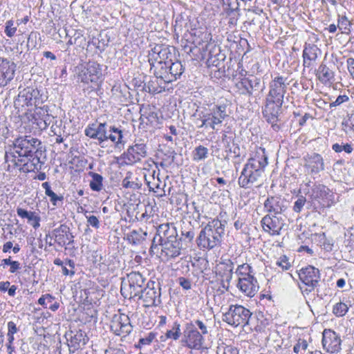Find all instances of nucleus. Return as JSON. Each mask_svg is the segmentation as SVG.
Listing matches in <instances>:
<instances>
[{
  "mask_svg": "<svg viewBox=\"0 0 354 354\" xmlns=\"http://www.w3.org/2000/svg\"><path fill=\"white\" fill-rule=\"evenodd\" d=\"M8 334L7 336L10 340H12V337H14V334L17 332V328L16 324L13 322H9L8 323Z\"/></svg>",
  "mask_w": 354,
  "mask_h": 354,
  "instance_id": "obj_57",
  "label": "nucleus"
},
{
  "mask_svg": "<svg viewBox=\"0 0 354 354\" xmlns=\"http://www.w3.org/2000/svg\"><path fill=\"white\" fill-rule=\"evenodd\" d=\"M251 315L250 311L243 306L231 305L228 310L223 313L222 319L223 322L234 327L244 326L248 324Z\"/></svg>",
  "mask_w": 354,
  "mask_h": 354,
  "instance_id": "obj_6",
  "label": "nucleus"
},
{
  "mask_svg": "<svg viewBox=\"0 0 354 354\" xmlns=\"http://www.w3.org/2000/svg\"><path fill=\"white\" fill-rule=\"evenodd\" d=\"M155 338L156 333L150 332L145 337L140 338L136 346L137 348H141L143 346L149 345Z\"/></svg>",
  "mask_w": 354,
  "mask_h": 354,
  "instance_id": "obj_47",
  "label": "nucleus"
},
{
  "mask_svg": "<svg viewBox=\"0 0 354 354\" xmlns=\"http://www.w3.org/2000/svg\"><path fill=\"white\" fill-rule=\"evenodd\" d=\"M306 198L303 196H299L297 198V201L294 203V206H293L294 212H295L297 213H299L302 210L304 205L306 204Z\"/></svg>",
  "mask_w": 354,
  "mask_h": 354,
  "instance_id": "obj_53",
  "label": "nucleus"
},
{
  "mask_svg": "<svg viewBox=\"0 0 354 354\" xmlns=\"http://www.w3.org/2000/svg\"><path fill=\"white\" fill-rule=\"evenodd\" d=\"M181 334L180 324L178 322H174L171 328L168 330L165 333V336L167 338L177 340L179 339Z\"/></svg>",
  "mask_w": 354,
  "mask_h": 354,
  "instance_id": "obj_42",
  "label": "nucleus"
},
{
  "mask_svg": "<svg viewBox=\"0 0 354 354\" xmlns=\"http://www.w3.org/2000/svg\"><path fill=\"white\" fill-rule=\"evenodd\" d=\"M351 22L346 16H339L338 19L337 27L342 32H348L350 31Z\"/></svg>",
  "mask_w": 354,
  "mask_h": 354,
  "instance_id": "obj_46",
  "label": "nucleus"
},
{
  "mask_svg": "<svg viewBox=\"0 0 354 354\" xmlns=\"http://www.w3.org/2000/svg\"><path fill=\"white\" fill-rule=\"evenodd\" d=\"M67 336L69 337L68 346L70 347H73L74 349L80 348L82 346H84L87 341L88 337L84 332L82 330H76V331H71L67 334Z\"/></svg>",
  "mask_w": 354,
  "mask_h": 354,
  "instance_id": "obj_26",
  "label": "nucleus"
},
{
  "mask_svg": "<svg viewBox=\"0 0 354 354\" xmlns=\"http://www.w3.org/2000/svg\"><path fill=\"white\" fill-rule=\"evenodd\" d=\"M346 242L351 250L354 249V228L350 227L346 232H345Z\"/></svg>",
  "mask_w": 354,
  "mask_h": 354,
  "instance_id": "obj_52",
  "label": "nucleus"
},
{
  "mask_svg": "<svg viewBox=\"0 0 354 354\" xmlns=\"http://www.w3.org/2000/svg\"><path fill=\"white\" fill-rule=\"evenodd\" d=\"M75 77L84 84H97L102 75L100 65L95 62L81 64L75 68Z\"/></svg>",
  "mask_w": 354,
  "mask_h": 354,
  "instance_id": "obj_5",
  "label": "nucleus"
},
{
  "mask_svg": "<svg viewBox=\"0 0 354 354\" xmlns=\"http://www.w3.org/2000/svg\"><path fill=\"white\" fill-rule=\"evenodd\" d=\"M346 64L350 75L354 79V59L352 57L348 58L346 60Z\"/></svg>",
  "mask_w": 354,
  "mask_h": 354,
  "instance_id": "obj_61",
  "label": "nucleus"
},
{
  "mask_svg": "<svg viewBox=\"0 0 354 354\" xmlns=\"http://www.w3.org/2000/svg\"><path fill=\"white\" fill-rule=\"evenodd\" d=\"M207 320H205V322L197 319L194 322V324L195 325V327L196 328H198L201 330V333L202 334V336L207 335L208 333V326H207Z\"/></svg>",
  "mask_w": 354,
  "mask_h": 354,
  "instance_id": "obj_51",
  "label": "nucleus"
},
{
  "mask_svg": "<svg viewBox=\"0 0 354 354\" xmlns=\"http://www.w3.org/2000/svg\"><path fill=\"white\" fill-rule=\"evenodd\" d=\"M320 50L315 44H306L303 50V65L304 67L310 68L315 62Z\"/></svg>",
  "mask_w": 354,
  "mask_h": 354,
  "instance_id": "obj_23",
  "label": "nucleus"
},
{
  "mask_svg": "<svg viewBox=\"0 0 354 354\" xmlns=\"http://www.w3.org/2000/svg\"><path fill=\"white\" fill-rule=\"evenodd\" d=\"M304 167L309 169V174L316 175L325 169L323 157L317 153H308L304 157Z\"/></svg>",
  "mask_w": 354,
  "mask_h": 354,
  "instance_id": "obj_16",
  "label": "nucleus"
},
{
  "mask_svg": "<svg viewBox=\"0 0 354 354\" xmlns=\"http://www.w3.org/2000/svg\"><path fill=\"white\" fill-rule=\"evenodd\" d=\"M15 152L19 157H32V150L30 149L27 136L20 137L14 141Z\"/></svg>",
  "mask_w": 354,
  "mask_h": 354,
  "instance_id": "obj_24",
  "label": "nucleus"
},
{
  "mask_svg": "<svg viewBox=\"0 0 354 354\" xmlns=\"http://www.w3.org/2000/svg\"><path fill=\"white\" fill-rule=\"evenodd\" d=\"M53 234L55 235V238L57 239L59 243H65V237L69 241V242L72 241L71 239L73 237V236H71V238H69V228L66 225H61L59 227L55 229L53 231Z\"/></svg>",
  "mask_w": 354,
  "mask_h": 354,
  "instance_id": "obj_34",
  "label": "nucleus"
},
{
  "mask_svg": "<svg viewBox=\"0 0 354 354\" xmlns=\"http://www.w3.org/2000/svg\"><path fill=\"white\" fill-rule=\"evenodd\" d=\"M133 174L131 171H128L126 174L125 178L122 182V185L126 189H131L133 190L138 189L140 187V185L133 180Z\"/></svg>",
  "mask_w": 354,
  "mask_h": 354,
  "instance_id": "obj_39",
  "label": "nucleus"
},
{
  "mask_svg": "<svg viewBox=\"0 0 354 354\" xmlns=\"http://www.w3.org/2000/svg\"><path fill=\"white\" fill-rule=\"evenodd\" d=\"M39 92L32 88H26L20 91L15 101L17 106H32L36 104V97Z\"/></svg>",
  "mask_w": 354,
  "mask_h": 354,
  "instance_id": "obj_22",
  "label": "nucleus"
},
{
  "mask_svg": "<svg viewBox=\"0 0 354 354\" xmlns=\"http://www.w3.org/2000/svg\"><path fill=\"white\" fill-rule=\"evenodd\" d=\"M178 283L182 286V288L185 290H189L192 288V283L190 280L186 279L185 277H179Z\"/></svg>",
  "mask_w": 354,
  "mask_h": 354,
  "instance_id": "obj_60",
  "label": "nucleus"
},
{
  "mask_svg": "<svg viewBox=\"0 0 354 354\" xmlns=\"http://www.w3.org/2000/svg\"><path fill=\"white\" fill-rule=\"evenodd\" d=\"M309 196L312 200L318 201L323 205L330 206L334 203L333 193L323 185H315Z\"/></svg>",
  "mask_w": 354,
  "mask_h": 354,
  "instance_id": "obj_15",
  "label": "nucleus"
},
{
  "mask_svg": "<svg viewBox=\"0 0 354 354\" xmlns=\"http://www.w3.org/2000/svg\"><path fill=\"white\" fill-rule=\"evenodd\" d=\"M111 133L107 135V140H111L113 142L118 145L122 142V131L115 127H111Z\"/></svg>",
  "mask_w": 354,
  "mask_h": 354,
  "instance_id": "obj_43",
  "label": "nucleus"
},
{
  "mask_svg": "<svg viewBox=\"0 0 354 354\" xmlns=\"http://www.w3.org/2000/svg\"><path fill=\"white\" fill-rule=\"evenodd\" d=\"M152 283L151 286L149 283L147 287L143 288L138 295L139 299L143 301L145 307L158 306L160 303V288H156Z\"/></svg>",
  "mask_w": 354,
  "mask_h": 354,
  "instance_id": "obj_12",
  "label": "nucleus"
},
{
  "mask_svg": "<svg viewBox=\"0 0 354 354\" xmlns=\"http://www.w3.org/2000/svg\"><path fill=\"white\" fill-rule=\"evenodd\" d=\"M171 50H174L173 47L163 45L156 46L149 54V62H160L164 63L165 62H171L173 57Z\"/></svg>",
  "mask_w": 354,
  "mask_h": 354,
  "instance_id": "obj_17",
  "label": "nucleus"
},
{
  "mask_svg": "<svg viewBox=\"0 0 354 354\" xmlns=\"http://www.w3.org/2000/svg\"><path fill=\"white\" fill-rule=\"evenodd\" d=\"M17 214L21 218H26L28 223L35 229H37L40 226L41 218L36 214L35 212L28 211L25 209L17 207Z\"/></svg>",
  "mask_w": 354,
  "mask_h": 354,
  "instance_id": "obj_30",
  "label": "nucleus"
},
{
  "mask_svg": "<svg viewBox=\"0 0 354 354\" xmlns=\"http://www.w3.org/2000/svg\"><path fill=\"white\" fill-rule=\"evenodd\" d=\"M124 156L130 164L140 162L142 158L147 156L146 145L143 143H136L133 146H130Z\"/></svg>",
  "mask_w": 354,
  "mask_h": 354,
  "instance_id": "obj_21",
  "label": "nucleus"
},
{
  "mask_svg": "<svg viewBox=\"0 0 354 354\" xmlns=\"http://www.w3.org/2000/svg\"><path fill=\"white\" fill-rule=\"evenodd\" d=\"M168 66V83L176 81L184 72V67L180 62H169Z\"/></svg>",
  "mask_w": 354,
  "mask_h": 354,
  "instance_id": "obj_31",
  "label": "nucleus"
},
{
  "mask_svg": "<svg viewBox=\"0 0 354 354\" xmlns=\"http://www.w3.org/2000/svg\"><path fill=\"white\" fill-rule=\"evenodd\" d=\"M342 340L338 334L330 329H325L323 332L322 345L324 348L330 353H338L341 350Z\"/></svg>",
  "mask_w": 354,
  "mask_h": 354,
  "instance_id": "obj_14",
  "label": "nucleus"
},
{
  "mask_svg": "<svg viewBox=\"0 0 354 354\" xmlns=\"http://www.w3.org/2000/svg\"><path fill=\"white\" fill-rule=\"evenodd\" d=\"M282 104L283 102H281L277 103L275 100L266 99V104L263 111V116L268 122L271 124L274 131H277L279 129L277 122Z\"/></svg>",
  "mask_w": 354,
  "mask_h": 354,
  "instance_id": "obj_10",
  "label": "nucleus"
},
{
  "mask_svg": "<svg viewBox=\"0 0 354 354\" xmlns=\"http://www.w3.org/2000/svg\"><path fill=\"white\" fill-rule=\"evenodd\" d=\"M225 9L230 12H234L239 10V3L238 0H222Z\"/></svg>",
  "mask_w": 354,
  "mask_h": 354,
  "instance_id": "obj_49",
  "label": "nucleus"
},
{
  "mask_svg": "<svg viewBox=\"0 0 354 354\" xmlns=\"http://www.w3.org/2000/svg\"><path fill=\"white\" fill-rule=\"evenodd\" d=\"M10 266V273H15L21 268L19 262L17 261H12Z\"/></svg>",
  "mask_w": 354,
  "mask_h": 354,
  "instance_id": "obj_62",
  "label": "nucleus"
},
{
  "mask_svg": "<svg viewBox=\"0 0 354 354\" xmlns=\"http://www.w3.org/2000/svg\"><path fill=\"white\" fill-rule=\"evenodd\" d=\"M318 80L323 84H326L334 78V73L325 64H321L317 72Z\"/></svg>",
  "mask_w": 354,
  "mask_h": 354,
  "instance_id": "obj_33",
  "label": "nucleus"
},
{
  "mask_svg": "<svg viewBox=\"0 0 354 354\" xmlns=\"http://www.w3.org/2000/svg\"><path fill=\"white\" fill-rule=\"evenodd\" d=\"M286 78L282 76L274 77L270 83V91L266 99L275 100L277 103L283 102L284 94L286 92Z\"/></svg>",
  "mask_w": 354,
  "mask_h": 354,
  "instance_id": "obj_9",
  "label": "nucleus"
},
{
  "mask_svg": "<svg viewBox=\"0 0 354 354\" xmlns=\"http://www.w3.org/2000/svg\"><path fill=\"white\" fill-rule=\"evenodd\" d=\"M165 84L155 76L145 84L144 89L151 93H160L165 90Z\"/></svg>",
  "mask_w": 354,
  "mask_h": 354,
  "instance_id": "obj_32",
  "label": "nucleus"
},
{
  "mask_svg": "<svg viewBox=\"0 0 354 354\" xmlns=\"http://www.w3.org/2000/svg\"><path fill=\"white\" fill-rule=\"evenodd\" d=\"M260 83V79L256 77H252V78H244L241 82V84L245 88L247 93L249 95H252L254 90H257L259 88Z\"/></svg>",
  "mask_w": 354,
  "mask_h": 354,
  "instance_id": "obj_36",
  "label": "nucleus"
},
{
  "mask_svg": "<svg viewBox=\"0 0 354 354\" xmlns=\"http://www.w3.org/2000/svg\"><path fill=\"white\" fill-rule=\"evenodd\" d=\"M267 160L263 149H260L254 156L249 158L238 180L240 187L247 189L260 185V178L268 165Z\"/></svg>",
  "mask_w": 354,
  "mask_h": 354,
  "instance_id": "obj_2",
  "label": "nucleus"
},
{
  "mask_svg": "<svg viewBox=\"0 0 354 354\" xmlns=\"http://www.w3.org/2000/svg\"><path fill=\"white\" fill-rule=\"evenodd\" d=\"M252 268L247 263L239 265L236 270L238 279L245 278L247 276H252L251 274Z\"/></svg>",
  "mask_w": 354,
  "mask_h": 354,
  "instance_id": "obj_44",
  "label": "nucleus"
},
{
  "mask_svg": "<svg viewBox=\"0 0 354 354\" xmlns=\"http://www.w3.org/2000/svg\"><path fill=\"white\" fill-rule=\"evenodd\" d=\"M132 328L130 319L127 315L122 314L113 316L111 323V330L116 335L125 337L131 332Z\"/></svg>",
  "mask_w": 354,
  "mask_h": 354,
  "instance_id": "obj_13",
  "label": "nucleus"
},
{
  "mask_svg": "<svg viewBox=\"0 0 354 354\" xmlns=\"http://www.w3.org/2000/svg\"><path fill=\"white\" fill-rule=\"evenodd\" d=\"M236 287L243 294L249 297H254L259 289L258 281L254 276L238 279Z\"/></svg>",
  "mask_w": 354,
  "mask_h": 354,
  "instance_id": "obj_18",
  "label": "nucleus"
},
{
  "mask_svg": "<svg viewBox=\"0 0 354 354\" xmlns=\"http://www.w3.org/2000/svg\"><path fill=\"white\" fill-rule=\"evenodd\" d=\"M183 335L182 343H183L184 346L190 349H204V337L202 336V334L198 331L194 322H191L185 324Z\"/></svg>",
  "mask_w": 354,
  "mask_h": 354,
  "instance_id": "obj_7",
  "label": "nucleus"
},
{
  "mask_svg": "<svg viewBox=\"0 0 354 354\" xmlns=\"http://www.w3.org/2000/svg\"><path fill=\"white\" fill-rule=\"evenodd\" d=\"M299 277L301 282L308 287L306 290L310 292L317 286L320 279L319 270L311 266L302 268L299 272Z\"/></svg>",
  "mask_w": 354,
  "mask_h": 354,
  "instance_id": "obj_11",
  "label": "nucleus"
},
{
  "mask_svg": "<svg viewBox=\"0 0 354 354\" xmlns=\"http://www.w3.org/2000/svg\"><path fill=\"white\" fill-rule=\"evenodd\" d=\"M88 175L92 178L90 181V187L93 191L100 192L103 187V177L97 173L90 171Z\"/></svg>",
  "mask_w": 354,
  "mask_h": 354,
  "instance_id": "obj_37",
  "label": "nucleus"
},
{
  "mask_svg": "<svg viewBox=\"0 0 354 354\" xmlns=\"http://www.w3.org/2000/svg\"><path fill=\"white\" fill-rule=\"evenodd\" d=\"M262 227L266 232L272 236H277L285 225V220L282 215H266L261 221Z\"/></svg>",
  "mask_w": 354,
  "mask_h": 354,
  "instance_id": "obj_8",
  "label": "nucleus"
},
{
  "mask_svg": "<svg viewBox=\"0 0 354 354\" xmlns=\"http://www.w3.org/2000/svg\"><path fill=\"white\" fill-rule=\"evenodd\" d=\"M27 139L28 140L29 147L30 149L32 150V154H35V157L32 159L34 164L42 162L38 157V153H41V150H40L41 145V142L38 139L30 136H27Z\"/></svg>",
  "mask_w": 354,
  "mask_h": 354,
  "instance_id": "obj_35",
  "label": "nucleus"
},
{
  "mask_svg": "<svg viewBox=\"0 0 354 354\" xmlns=\"http://www.w3.org/2000/svg\"><path fill=\"white\" fill-rule=\"evenodd\" d=\"M151 65V70L153 71V74L158 78H160L161 82L168 83V64L169 62H149Z\"/></svg>",
  "mask_w": 354,
  "mask_h": 354,
  "instance_id": "obj_28",
  "label": "nucleus"
},
{
  "mask_svg": "<svg viewBox=\"0 0 354 354\" xmlns=\"http://www.w3.org/2000/svg\"><path fill=\"white\" fill-rule=\"evenodd\" d=\"M225 224L218 219H214L201 231L197 239L201 248L212 249L218 245L224 234Z\"/></svg>",
  "mask_w": 354,
  "mask_h": 354,
  "instance_id": "obj_3",
  "label": "nucleus"
},
{
  "mask_svg": "<svg viewBox=\"0 0 354 354\" xmlns=\"http://www.w3.org/2000/svg\"><path fill=\"white\" fill-rule=\"evenodd\" d=\"M208 149L204 146L200 145L195 148L193 151V160L198 162L207 158Z\"/></svg>",
  "mask_w": 354,
  "mask_h": 354,
  "instance_id": "obj_41",
  "label": "nucleus"
},
{
  "mask_svg": "<svg viewBox=\"0 0 354 354\" xmlns=\"http://www.w3.org/2000/svg\"><path fill=\"white\" fill-rule=\"evenodd\" d=\"M161 247V254L167 259L175 258L180 255L182 249L180 239L178 238L176 227L171 223L160 225L154 236L151 250L155 252L156 249Z\"/></svg>",
  "mask_w": 354,
  "mask_h": 354,
  "instance_id": "obj_1",
  "label": "nucleus"
},
{
  "mask_svg": "<svg viewBox=\"0 0 354 354\" xmlns=\"http://www.w3.org/2000/svg\"><path fill=\"white\" fill-rule=\"evenodd\" d=\"M209 113L223 121L228 117L227 105L225 104H216L209 109Z\"/></svg>",
  "mask_w": 354,
  "mask_h": 354,
  "instance_id": "obj_38",
  "label": "nucleus"
},
{
  "mask_svg": "<svg viewBox=\"0 0 354 354\" xmlns=\"http://www.w3.org/2000/svg\"><path fill=\"white\" fill-rule=\"evenodd\" d=\"M147 236V232H142L141 230L137 231L133 230L131 232V236L132 237L133 242L136 243V242H140L142 240H144Z\"/></svg>",
  "mask_w": 354,
  "mask_h": 354,
  "instance_id": "obj_54",
  "label": "nucleus"
},
{
  "mask_svg": "<svg viewBox=\"0 0 354 354\" xmlns=\"http://www.w3.org/2000/svg\"><path fill=\"white\" fill-rule=\"evenodd\" d=\"M106 126V123L91 124L85 129L84 133L92 139L97 140L99 144H101L107 140Z\"/></svg>",
  "mask_w": 354,
  "mask_h": 354,
  "instance_id": "obj_20",
  "label": "nucleus"
},
{
  "mask_svg": "<svg viewBox=\"0 0 354 354\" xmlns=\"http://www.w3.org/2000/svg\"><path fill=\"white\" fill-rule=\"evenodd\" d=\"M88 224L91 225L95 229H98L100 227V221L98 218L95 216H86Z\"/></svg>",
  "mask_w": 354,
  "mask_h": 354,
  "instance_id": "obj_58",
  "label": "nucleus"
},
{
  "mask_svg": "<svg viewBox=\"0 0 354 354\" xmlns=\"http://www.w3.org/2000/svg\"><path fill=\"white\" fill-rule=\"evenodd\" d=\"M16 65L6 58L0 57V86H6L15 76Z\"/></svg>",
  "mask_w": 354,
  "mask_h": 354,
  "instance_id": "obj_19",
  "label": "nucleus"
},
{
  "mask_svg": "<svg viewBox=\"0 0 354 354\" xmlns=\"http://www.w3.org/2000/svg\"><path fill=\"white\" fill-rule=\"evenodd\" d=\"M348 97L346 95H339L334 102L330 103V106L333 107L339 106L342 104L343 102L348 101Z\"/></svg>",
  "mask_w": 354,
  "mask_h": 354,
  "instance_id": "obj_59",
  "label": "nucleus"
},
{
  "mask_svg": "<svg viewBox=\"0 0 354 354\" xmlns=\"http://www.w3.org/2000/svg\"><path fill=\"white\" fill-rule=\"evenodd\" d=\"M223 122L215 115L209 113L203 115V119L201 120V124L198 125V128H203V127L206 128L209 127L213 131L217 132Z\"/></svg>",
  "mask_w": 354,
  "mask_h": 354,
  "instance_id": "obj_29",
  "label": "nucleus"
},
{
  "mask_svg": "<svg viewBox=\"0 0 354 354\" xmlns=\"http://www.w3.org/2000/svg\"><path fill=\"white\" fill-rule=\"evenodd\" d=\"M348 310L347 305L342 302L337 303L333 308V313L337 317H343Z\"/></svg>",
  "mask_w": 354,
  "mask_h": 354,
  "instance_id": "obj_45",
  "label": "nucleus"
},
{
  "mask_svg": "<svg viewBox=\"0 0 354 354\" xmlns=\"http://www.w3.org/2000/svg\"><path fill=\"white\" fill-rule=\"evenodd\" d=\"M84 41V38L83 35L80 32L75 31L74 35L72 37H71V38L68 41L67 45H68V46H71V45L80 46L82 44V41Z\"/></svg>",
  "mask_w": 354,
  "mask_h": 354,
  "instance_id": "obj_48",
  "label": "nucleus"
},
{
  "mask_svg": "<svg viewBox=\"0 0 354 354\" xmlns=\"http://www.w3.org/2000/svg\"><path fill=\"white\" fill-rule=\"evenodd\" d=\"M234 270V263L230 260L227 259L224 261L220 262L216 268V273L217 275L221 276L223 278V281L225 280L227 283L232 279Z\"/></svg>",
  "mask_w": 354,
  "mask_h": 354,
  "instance_id": "obj_25",
  "label": "nucleus"
},
{
  "mask_svg": "<svg viewBox=\"0 0 354 354\" xmlns=\"http://www.w3.org/2000/svg\"><path fill=\"white\" fill-rule=\"evenodd\" d=\"M15 338L12 337V340L8 337V343L6 344L7 346V351L9 354H12L13 352H15V347L13 346V341Z\"/></svg>",
  "mask_w": 354,
  "mask_h": 354,
  "instance_id": "obj_63",
  "label": "nucleus"
},
{
  "mask_svg": "<svg viewBox=\"0 0 354 354\" xmlns=\"http://www.w3.org/2000/svg\"><path fill=\"white\" fill-rule=\"evenodd\" d=\"M54 299H55L54 297H53L51 295L46 294L45 295L41 296L38 299V304L43 306H45V308H48L47 307L48 304L52 303Z\"/></svg>",
  "mask_w": 354,
  "mask_h": 354,
  "instance_id": "obj_55",
  "label": "nucleus"
},
{
  "mask_svg": "<svg viewBox=\"0 0 354 354\" xmlns=\"http://www.w3.org/2000/svg\"><path fill=\"white\" fill-rule=\"evenodd\" d=\"M264 207L268 212V215H281V213L285 209L283 205V201L277 197L268 198L264 203Z\"/></svg>",
  "mask_w": 354,
  "mask_h": 354,
  "instance_id": "obj_27",
  "label": "nucleus"
},
{
  "mask_svg": "<svg viewBox=\"0 0 354 354\" xmlns=\"http://www.w3.org/2000/svg\"><path fill=\"white\" fill-rule=\"evenodd\" d=\"M145 279L138 272H131L127 274V279L121 283L120 292L126 299L138 297L143 289Z\"/></svg>",
  "mask_w": 354,
  "mask_h": 354,
  "instance_id": "obj_4",
  "label": "nucleus"
},
{
  "mask_svg": "<svg viewBox=\"0 0 354 354\" xmlns=\"http://www.w3.org/2000/svg\"><path fill=\"white\" fill-rule=\"evenodd\" d=\"M276 264L281 267L283 270H287L290 267V263L288 262L287 257L285 256L281 257L280 259L276 262Z\"/></svg>",
  "mask_w": 354,
  "mask_h": 354,
  "instance_id": "obj_56",
  "label": "nucleus"
},
{
  "mask_svg": "<svg viewBox=\"0 0 354 354\" xmlns=\"http://www.w3.org/2000/svg\"><path fill=\"white\" fill-rule=\"evenodd\" d=\"M42 187L45 189L46 195L50 198V201L53 205H56L58 201H62L63 200L62 196H57L55 192L52 191L48 182L44 183L42 184Z\"/></svg>",
  "mask_w": 354,
  "mask_h": 354,
  "instance_id": "obj_40",
  "label": "nucleus"
},
{
  "mask_svg": "<svg viewBox=\"0 0 354 354\" xmlns=\"http://www.w3.org/2000/svg\"><path fill=\"white\" fill-rule=\"evenodd\" d=\"M17 26H15L12 20H8L5 25V33L8 37L15 35L17 31Z\"/></svg>",
  "mask_w": 354,
  "mask_h": 354,
  "instance_id": "obj_50",
  "label": "nucleus"
},
{
  "mask_svg": "<svg viewBox=\"0 0 354 354\" xmlns=\"http://www.w3.org/2000/svg\"><path fill=\"white\" fill-rule=\"evenodd\" d=\"M10 286V283L9 281H1L0 282V291L1 292H6L8 290V288Z\"/></svg>",
  "mask_w": 354,
  "mask_h": 354,
  "instance_id": "obj_64",
  "label": "nucleus"
}]
</instances>
